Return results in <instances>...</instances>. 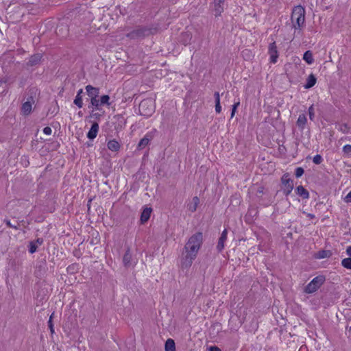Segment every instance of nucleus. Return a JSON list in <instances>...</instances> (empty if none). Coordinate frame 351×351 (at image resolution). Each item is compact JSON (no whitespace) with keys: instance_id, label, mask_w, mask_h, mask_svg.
<instances>
[{"instance_id":"nucleus-2","label":"nucleus","mask_w":351,"mask_h":351,"mask_svg":"<svg viewBox=\"0 0 351 351\" xmlns=\"http://www.w3.org/2000/svg\"><path fill=\"white\" fill-rule=\"evenodd\" d=\"M305 10L301 5L295 6L292 12L291 20L295 29H300L305 21Z\"/></svg>"},{"instance_id":"nucleus-18","label":"nucleus","mask_w":351,"mask_h":351,"mask_svg":"<svg viewBox=\"0 0 351 351\" xmlns=\"http://www.w3.org/2000/svg\"><path fill=\"white\" fill-rule=\"evenodd\" d=\"M297 194L304 199H308L309 197L308 192L302 186H298L296 189Z\"/></svg>"},{"instance_id":"nucleus-27","label":"nucleus","mask_w":351,"mask_h":351,"mask_svg":"<svg viewBox=\"0 0 351 351\" xmlns=\"http://www.w3.org/2000/svg\"><path fill=\"white\" fill-rule=\"evenodd\" d=\"M149 142V139L148 138H147V137H144L143 138H142V139L140 141V142H139V143H138V147H139L140 148H143V147H145L146 145H148Z\"/></svg>"},{"instance_id":"nucleus-21","label":"nucleus","mask_w":351,"mask_h":351,"mask_svg":"<svg viewBox=\"0 0 351 351\" xmlns=\"http://www.w3.org/2000/svg\"><path fill=\"white\" fill-rule=\"evenodd\" d=\"M123 263L125 266L131 265L132 254L130 250H127L123 256Z\"/></svg>"},{"instance_id":"nucleus-7","label":"nucleus","mask_w":351,"mask_h":351,"mask_svg":"<svg viewBox=\"0 0 351 351\" xmlns=\"http://www.w3.org/2000/svg\"><path fill=\"white\" fill-rule=\"evenodd\" d=\"M346 253L348 257L342 259L341 265L344 268L351 270V246L346 247Z\"/></svg>"},{"instance_id":"nucleus-37","label":"nucleus","mask_w":351,"mask_h":351,"mask_svg":"<svg viewBox=\"0 0 351 351\" xmlns=\"http://www.w3.org/2000/svg\"><path fill=\"white\" fill-rule=\"evenodd\" d=\"M210 351H221V349L217 346H210L209 348Z\"/></svg>"},{"instance_id":"nucleus-19","label":"nucleus","mask_w":351,"mask_h":351,"mask_svg":"<svg viewBox=\"0 0 351 351\" xmlns=\"http://www.w3.org/2000/svg\"><path fill=\"white\" fill-rule=\"evenodd\" d=\"M303 60L308 64H311L314 62L313 53L311 51H306L303 55Z\"/></svg>"},{"instance_id":"nucleus-25","label":"nucleus","mask_w":351,"mask_h":351,"mask_svg":"<svg viewBox=\"0 0 351 351\" xmlns=\"http://www.w3.org/2000/svg\"><path fill=\"white\" fill-rule=\"evenodd\" d=\"M110 97L107 95H102L100 98V104L101 105H107L110 106Z\"/></svg>"},{"instance_id":"nucleus-8","label":"nucleus","mask_w":351,"mask_h":351,"mask_svg":"<svg viewBox=\"0 0 351 351\" xmlns=\"http://www.w3.org/2000/svg\"><path fill=\"white\" fill-rule=\"evenodd\" d=\"M227 234H228V230L226 229H225L222 232V233L219 239L218 243L217 245V249L219 252H221L225 247V242L227 240Z\"/></svg>"},{"instance_id":"nucleus-5","label":"nucleus","mask_w":351,"mask_h":351,"mask_svg":"<svg viewBox=\"0 0 351 351\" xmlns=\"http://www.w3.org/2000/svg\"><path fill=\"white\" fill-rule=\"evenodd\" d=\"M282 183L283 185V193L288 195L293 190V181L289 178V176L285 175L282 178Z\"/></svg>"},{"instance_id":"nucleus-24","label":"nucleus","mask_w":351,"mask_h":351,"mask_svg":"<svg viewBox=\"0 0 351 351\" xmlns=\"http://www.w3.org/2000/svg\"><path fill=\"white\" fill-rule=\"evenodd\" d=\"M90 104L95 108V110H99L100 99L99 100L97 97L91 98Z\"/></svg>"},{"instance_id":"nucleus-6","label":"nucleus","mask_w":351,"mask_h":351,"mask_svg":"<svg viewBox=\"0 0 351 351\" xmlns=\"http://www.w3.org/2000/svg\"><path fill=\"white\" fill-rule=\"evenodd\" d=\"M268 53L269 54L270 62L275 64L277 62L278 58V52L276 43L274 42L269 46Z\"/></svg>"},{"instance_id":"nucleus-40","label":"nucleus","mask_w":351,"mask_h":351,"mask_svg":"<svg viewBox=\"0 0 351 351\" xmlns=\"http://www.w3.org/2000/svg\"><path fill=\"white\" fill-rule=\"evenodd\" d=\"M5 82H3V80H0V86L2 85L3 83H4Z\"/></svg>"},{"instance_id":"nucleus-28","label":"nucleus","mask_w":351,"mask_h":351,"mask_svg":"<svg viewBox=\"0 0 351 351\" xmlns=\"http://www.w3.org/2000/svg\"><path fill=\"white\" fill-rule=\"evenodd\" d=\"M308 115H309V119L311 121H313L314 118H315V108H314V106L313 105H311L308 108Z\"/></svg>"},{"instance_id":"nucleus-3","label":"nucleus","mask_w":351,"mask_h":351,"mask_svg":"<svg viewBox=\"0 0 351 351\" xmlns=\"http://www.w3.org/2000/svg\"><path fill=\"white\" fill-rule=\"evenodd\" d=\"M325 278L323 276H319L314 278L305 287V292L313 293L315 292L324 282Z\"/></svg>"},{"instance_id":"nucleus-12","label":"nucleus","mask_w":351,"mask_h":351,"mask_svg":"<svg viewBox=\"0 0 351 351\" xmlns=\"http://www.w3.org/2000/svg\"><path fill=\"white\" fill-rule=\"evenodd\" d=\"M224 0L214 1V12L216 16L220 15L223 10Z\"/></svg>"},{"instance_id":"nucleus-33","label":"nucleus","mask_w":351,"mask_h":351,"mask_svg":"<svg viewBox=\"0 0 351 351\" xmlns=\"http://www.w3.org/2000/svg\"><path fill=\"white\" fill-rule=\"evenodd\" d=\"M43 132L46 135H50L52 132V130L50 127H45L44 129H43Z\"/></svg>"},{"instance_id":"nucleus-13","label":"nucleus","mask_w":351,"mask_h":351,"mask_svg":"<svg viewBox=\"0 0 351 351\" xmlns=\"http://www.w3.org/2000/svg\"><path fill=\"white\" fill-rule=\"evenodd\" d=\"M307 123V118L304 114H301L299 115L298 120L296 121V125L298 128L302 131L306 127Z\"/></svg>"},{"instance_id":"nucleus-35","label":"nucleus","mask_w":351,"mask_h":351,"mask_svg":"<svg viewBox=\"0 0 351 351\" xmlns=\"http://www.w3.org/2000/svg\"><path fill=\"white\" fill-rule=\"evenodd\" d=\"M214 97L215 99V104L220 103V95L218 92L215 93Z\"/></svg>"},{"instance_id":"nucleus-39","label":"nucleus","mask_w":351,"mask_h":351,"mask_svg":"<svg viewBox=\"0 0 351 351\" xmlns=\"http://www.w3.org/2000/svg\"><path fill=\"white\" fill-rule=\"evenodd\" d=\"M82 92H83L82 89H80L77 91V95L81 96V94L82 93Z\"/></svg>"},{"instance_id":"nucleus-15","label":"nucleus","mask_w":351,"mask_h":351,"mask_svg":"<svg viewBox=\"0 0 351 351\" xmlns=\"http://www.w3.org/2000/svg\"><path fill=\"white\" fill-rule=\"evenodd\" d=\"M108 149L112 152H117L119 150L120 143L116 140H110L107 143Z\"/></svg>"},{"instance_id":"nucleus-10","label":"nucleus","mask_w":351,"mask_h":351,"mask_svg":"<svg viewBox=\"0 0 351 351\" xmlns=\"http://www.w3.org/2000/svg\"><path fill=\"white\" fill-rule=\"evenodd\" d=\"M43 243V239L42 238H38L34 241H31L29 245V252L31 254H33L36 252L38 246L41 245Z\"/></svg>"},{"instance_id":"nucleus-17","label":"nucleus","mask_w":351,"mask_h":351,"mask_svg":"<svg viewBox=\"0 0 351 351\" xmlns=\"http://www.w3.org/2000/svg\"><path fill=\"white\" fill-rule=\"evenodd\" d=\"M165 351H176L175 341L172 339H168L165 344Z\"/></svg>"},{"instance_id":"nucleus-30","label":"nucleus","mask_w":351,"mask_h":351,"mask_svg":"<svg viewBox=\"0 0 351 351\" xmlns=\"http://www.w3.org/2000/svg\"><path fill=\"white\" fill-rule=\"evenodd\" d=\"M322 157L319 154L315 155L313 158V162L316 165L320 164L322 162Z\"/></svg>"},{"instance_id":"nucleus-4","label":"nucleus","mask_w":351,"mask_h":351,"mask_svg":"<svg viewBox=\"0 0 351 351\" xmlns=\"http://www.w3.org/2000/svg\"><path fill=\"white\" fill-rule=\"evenodd\" d=\"M154 104L152 100L145 99L139 105V110L143 116L149 117L154 112Z\"/></svg>"},{"instance_id":"nucleus-41","label":"nucleus","mask_w":351,"mask_h":351,"mask_svg":"<svg viewBox=\"0 0 351 351\" xmlns=\"http://www.w3.org/2000/svg\"><path fill=\"white\" fill-rule=\"evenodd\" d=\"M349 330H350V331H351V326H350V327H349Z\"/></svg>"},{"instance_id":"nucleus-16","label":"nucleus","mask_w":351,"mask_h":351,"mask_svg":"<svg viewBox=\"0 0 351 351\" xmlns=\"http://www.w3.org/2000/svg\"><path fill=\"white\" fill-rule=\"evenodd\" d=\"M316 82L317 79L315 75L313 74L309 75L306 79V83L304 86V88L309 89L312 88L316 84Z\"/></svg>"},{"instance_id":"nucleus-1","label":"nucleus","mask_w":351,"mask_h":351,"mask_svg":"<svg viewBox=\"0 0 351 351\" xmlns=\"http://www.w3.org/2000/svg\"><path fill=\"white\" fill-rule=\"evenodd\" d=\"M202 241L203 235L201 232H197L189 239L182 253L181 259L182 267L187 268L192 265L202 246Z\"/></svg>"},{"instance_id":"nucleus-9","label":"nucleus","mask_w":351,"mask_h":351,"mask_svg":"<svg viewBox=\"0 0 351 351\" xmlns=\"http://www.w3.org/2000/svg\"><path fill=\"white\" fill-rule=\"evenodd\" d=\"M98 132H99V124L95 122L94 123H93L90 129L89 130V131L87 134L88 138H89L90 140H93L94 138H95L97 137Z\"/></svg>"},{"instance_id":"nucleus-23","label":"nucleus","mask_w":351,"mask_h":351,"mask_svg":"<svg viewBox=\"0 0 351 351\" xmlns=\"http://www.w3.org/2000/svg\"><path fill=\"white\" fill-rule=\"evenodd\" d=\"M42 56L40 54H36L32 56L29 59V63L31 65L37 64L41 59Z\"/></svg>"},{"instance_id":"nucleus-34","label":"nucleus","mask_w":351,"mask_h":351,"mask_svg":"<svg viewBox=\"0 0 351 351\" xmlns=\"http://www.w3.org/2000/svg\"><path fill=\"white\" fill-rule=\"evenodd\" d=\"M344 201L347 203H351V191L344 197Z\"/></svg>"},{"instance_id":"nucleus-32","label":"nucleus","mask_w":351,"mask_h":351,"mask_svg":"<svg viewBox=\"0 0 351 351\" xmlns=\"http://www.w3.org/2000/svg\"><path fill=\"white\" fill-rule=\"evenodd\" d=\"M239 106V102L238 101L237 103L234 104L233 106H232V112H231V117L232 118L234 116V114H235V112H236V110L237 108V107Z\"/></svg>"},{"instance_id":"nucleus-31","label":"nucleus","mask_w":351,"mask_h":351,"mask_svg":"<svg viewBox=\"0 0 351 351\" xmlns=\"http://www.w3.org/2000/svg\"><path fill=\"white\" fill-rule=\"evenodd\" d=\"M304 173V169L302 167H298L295 169V176L297 178L301 177Z\"/></svg>"},{"instance_id":"nucleus-14","label":"nucleus","mask_w":351,"mask_h":351,"mask_svg":"<svg viewBox=\"0 0 351 351\" xmlns=\"http://www.w3.org/2000/svg\"><path fill=\"white\" fill-rule=\"evenodd\" d=\"M152 212V209L150 207H145L141 215V221L142 223L147 222L150 218L151 213Z\"/></svg>"},{"instance_id":"nucleus-22","label":"nucleus","mask_w":351,"mask_h":351,"mask_svg":"<svg viewBox=\"0 0 351 351\" xmlns=\"http://www.w3.org/2000/svg\"><path fill=\"white\" fill-rule=\"evenodd\" d=\"M199 202V198L197 197H194L192 199L191 204L189 205V210L192 212L196 210Z\"/></svg>"},{"instance_id":"nucleus-38","label":"nucleus","mask_w":351,"mask_h":351,"mask_svg":"<svg viewBox=\"0 0 351 351\" xmlns=\"http://www.w3.org/2000/svg\"><path fill=\"white\" fill-rule=\"evenodd\" d=\"M49 326L51 332L53 333L54 332V330H53V324L51 322V316L50 317L49 320Z\"/></svg>"},{"instance_id":"nucleus-20","label":"nucleus","mask_w":351,"mask_h":351,"mask_svg":"<svg viewBox=\"0 0 351 351\" xmlns=\"http://www.w3.org/2000/svg\"><path fill=\"white\" fill-rule=\"evenodd\" d=\"M32 108V104L29 101L25 102L21 108V111L24 114H29Z\"/></svg>"},{"instance_id":"nucleus-11","label":"nucleus","mask_w":351,"mask_h":351,"mask_svg":"<svg viewBox=\"0 0 351 351\" xmlns=\"http://www.w3.org/2000/svg\"><path fill=\"white\" fill-rule=\"evenodd\" d=\"M85 88L88 95L90 97V99L98 97L99 94V89L98 88L93 87L90 85H87Z\"/></svg>"},{"instance_id":"nucleus-29","label":"nucleus","mask_w":351,"mask_h":351,"mask_svg":"<svg viewBox=\"0 0 351 351\" xmlns=\"http://www.w3.org/2000/svg\"><path fill=\"white\" fill-rule=\"evenodd\" d=\"M343 152L345 154L350 156L351 155V145H346L343 147Z\"/></svg>"},{"instance_id":"nucleus-26","label":"nucleus","mask_w":351,"mask_h":351,"mask_svg":"<svg viewBox=\"0 0 351 351\" xmlns=\"http://www.w3.org/2000/svg\"><path fill=\"white\" fill-rule=\"evenodd\" d=\"M74 104L80 108H81L83 106L82 98V96L76 95L74 99Z\"/></svg>"},{"instance_id":"nucleus-36","label":"nucleus","mask_w":351,"mask_h":351,"mask_svg":"<svg viewBox=\"0 0 351 351\" xmlns=\"http://www.w3.org/2000/svg\"><path fill=\"white\" fill-rule=\"evenodd\" d=\"M215 111L217 113H220L221 111V107L220 103L215 104Z\"/></svg>"}]
</instances>
